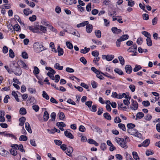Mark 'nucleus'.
<instances>
[{
    "instance_id": "2eb2a0df",
    "label": "nucleus",
    "mask_w": 160,
    "mask_h": 160,
    "mask_svg": "<svg viewBox=\"0 0 160 160\" xmlns=\"http://www.w3.org/2000/svg\"><path fill=\"white\" fill-rule=\"evenodd\" d=\"M37 28L38 29H38H40L43 33H45L46 32L47 28L42 25H40L37 27Z\"/></svg>"
},
{
    "instance_id": "13d9d810",
    "label": "nucleus",
    "mask_w": 160,
    "mask_h": 160,
    "mask_svg": "<svg viewBox=\"0 0 160 160\" xmlns=\"http://www.w3.org/2000/svg\"><path fill=\"white\" fill-rule=\"evenodd\" d=\"M80 61L82 62L84 65L87 64V61L84 57H82L80 59Z\"/></svg>"
},
{
    "instance_id": "774afa93",
    "label": "nucleus",
    "mask_w": 160,
    "mask_h": 160,
    "mask_svg": "<svg viewBox=\"0 0 160 160\" xmlns=\"http://www.w3.org/2000/svg\"><path fill=\"white\" fill-rule=\"evenodd\" d=\"M22 56L23 58L27 59L28 58V54L26 52H23L22 53Z\"/></svg>"
},
{
    "instance_id": "ea45409f",
    "label": "nucleus",
    "mask_w": 160,
    "mask_h": 160,
    "mask_svg": "<svg viewBox=\"0 0 160 160\" xmlns=\"http://www.w3.org/2000/svg\"><path fill=\"white\" fill-rule=\"evenodd\" d=\"M42 96L43 98L47 100H48L49 98V96L45 91H43Z\"/></svg>"
},
{
    "instance_id": "680f3d73",
    "label": "nucleus",
    "mask_w": 160,
    "mask_h": 160,
    "mask_svg": "<svg viewBox=\"0 0 160 160\" xmlns=\"http://www.w3.org/2000/svg\"><path fill=\"white\" fill-rule=\"evenodd\" d=\"M91 85L93 88H96L98 85V83L94 81H92L91 82Z\"/></svg>"
},
{
    "instance_id": "9b49d317",
    "label": "nucleus",
    "mask_w": 160,
    "mask_h": 160,
    "mask_svg": "<svg viewBox=\"0 0 160 160\" xmlns=\"http://www.w3.org/2000/svg\"><path fill=\"white\" fill-rule=\"evenodd\" d=\"M86 29L87 32L88 33H90L92 30V26L91 24H88L86 25Z\"/></svg>"
},
{
    "instance_id": "9d476101",
    "label": "nucleus",
    "mask_w": 160,
    "mask_h": 160,
    "mask_svg": "<svg viewBox=\"0 0 160 160\" xmlns=\"http://www.w3.org/2000/svg\"><path fill=\"white\" fill-rule=\"evenodd\" d=\"M64 134L66 137L70 139H72L74 138L73 135L70 132L68 131V130L65 132Z\"/></svg>"
},
{
    "instance_id": "20e7f679",
    "label": "nucleus",
    "mask_w": 160,
    "mask_h": 160,
    "mask_svg": "<svg viewBox=\"0 0 160 160\" xmlns=\"http://www.w3.org/2000/svg\"><path fill=\"white\" fill-rule=\"evenodd\" d=\"M132 106L131 107V108L133 110H136L138 107V104L137 102H134L133 100L132 99Z\"/></svg>"
},
{
    "instance_id": "4468645a",
    "label": "nucleus",
    "mask_w": 160,
    "mask_h": 160,
    "mask_svg": "<svg viewBox=\"0 0 160 160\" xmlns=\"http://www.w3.org/2000/svg\"><path fill=\"white\" fill-rule=\"evenodd\" d=\"M25 124L26 129L29 133H31L32 132V131L29 124L28 122H26Z\"/></svg>"
},
{
    "instance_id": "864d4df0",
    "label": "nucleus",
    "mask_w": 160,
    "mask_h": 160,
    "mask_svg": "<svg viewBox=\"0 0 160 160\" xmlns=\"http://www.w3.org/2000/svg\"><path fill=\"white\" fill-rule=\"evenodd\" d=\"M53 75L54 74H52L51 72H48L47 73V75L52 80H54L55 79V77Z\"/></svg>"
},
{
    "instance_id": "5fc2aeb1",
    "label": "nucleus",
    "mask_w": 160,
    "mask_h": 160,
    "mask_svg": "<svg viewBox=\"0 0 160 160\" xmlns=\"http://www.w3.org/2000/svg\"><path fill=\"white\" fill-rule=\"evenodd\" d=\"M114 122L115 123H119L121 122V120L119 117H116L114 118Z\"/></svg>"
},
{
    "instance_id": "f257e3e1",
    "label": "nucleus",
    "mask_w": 160,
    "mask_h": 160,
    "mask_svg": "<svg viewBox=\"0 0 160 160\" xmlns=\"http://www.w3.org/2000/svg\"><path fill=\"white\" fill-rule=\"evenodd\" d=\"M33 47L35 51L36 52H40L46 49L41 44H40L39 42L34 43Z\"/></svg>"
},
{
    "instance_id": "5701e85b",
    "label": "nucleus",
    "mask_w": 160,
    "mask_h": 160,
    "mask_svg": "<svg viewBox=\"0 0 160 160\" xmlns=\"http://www.w3.org/2000/svg\"><path fill=\"white\" fill-rule=\"evenodd\" d=\"M103 117L105 119L108 120H110L111 119V117L108 112H106L104 113Z\"/></svg>"
},
{
    "instance_id": "bb28decb",
    "label": "nucleus",
    "mask_w": 160,
    "mask_h": 160,
    "mask_svg": "<svg viewBox=\"0 0 160 160\" xmlns=\"http://www.w3.org/2000/svg\"><path fill=\"white\" fill-rule=\"evenodd\" d=\"M90 50L89 48H87L86 47L84 48V49H82L81 50L80 52L81 53L85 54L88 52Z\"/></svg>"
},
{
    "instance_id": "c9c22d12",
    "label": "nucleus",
    "mask_w": 160,
    "mask_h": 160,
    "mask_svg": "<svg viewBox=\"0 0 160 160\" xmlns=\"http://www.w3.org/2000/svg\"><path fill=\"white\" fill-rule=\"evenodd\" d=\"M120 62L122 65H124L125 63V60L123 57L122 56H119L118 57Z\"/></svg>"
},
{
    "instance_id": "473e14b6",
    "label": "nucleus",
    "mask_w": 160,
    "mask_h": 160,
    "mask_svg": "<svg viewBox=\"0 0 160 160\" xmlns=\"http://www.w3.org/2000/svg\"><path fill=\"white\" fill-rule=\"evenodd\" d=\"M118 126L119 128L122 129L123 131H126V128L125 125L122 123H119L118 125Z\"/></svg>"
},
{
    "instance_id": "3c124183",
    "label": "nucleus",
    "mask_w": 160,
    "mask_h": 160,
    "mask_svg": "<svg viewBox=\"0 0 160 160\" xmlns=\"http://www.w3.org/2000/svg\"><path fill=\"white\" fill-rule=\"evenodd\" d=\"M56 116V114L54 112H53L51 114L50 117L51 118V120L52 121H54Z\"/></svg>"
},
{
    "instance_id": "dca6fc26",
    "label": "nucleus",
    "mask_w": 160,
    "mask_h": 160,
    "mask_svg": "<svg viewBox=\"0 0 160 160\" xmlns=\"http://www.w3.org/2000/svg\"><path fill=\"white\" fill-rule=\"evenodd\" d=\"M26 120V118L23 117L20 118L19 119V121L20 122L19 123V125L22 126H23Z\"/></svg>"
},
{
    "instance_id": "49530a36",
    "label": "nucleus",
    "mask_w": 160,
    "mask_h": 160,
    "mask_svg": "<svg viewBox=\"0 0 160 160\" xmlns=\"http://www.w3.org/2000/svg\"><path fill=\"white\" fill-rule=\"evenodd\" d=\"M59 118L61 120H62L65 118V115L62 112H60L58 113Z\"/></svg>"
},
{
    "instance_id": "603ef678",
    "label": "nucleus",
    "mask_w": 160,
    "mask_h": 160,
    "mask_svg": "<svg viewBox=\"0 0 160 160\" xmlns=\"http://www.w3.org/2000/svg\"><path fill=\"white\" fill-rule=\"evenodd\" d=\"M135 127V125L132 123H128L127 124V127L129 129H133Z\"/></svg>"
},
{
    "instance_id": "a18cd8bd",
    "label": "nucleus",
    "mask_w": 160,
    "mask_h": 160,
    "mask_svg": "<svg viewBox=\"0 0 160 160\" xmlns=\"http://www.w3.org/2000/svg\"><path fill=\"white\" fill-rule=\"evenodd\" d=\"M147 44L149 46H151L152 45V42L150 38H147L146 39Z\"/></svg>"
},
{
    "instance_id": "39448f33",
    "label": "nucleus",
    "mask_w": 160,
    "mask_h": 160,
    "mask_svg": "<svg viewBox=\"0 0 160 160\" xmlns=\"http://www.w3.org/2000/svg\"><path fill=\"white\" fill-rule=\"evenodd\" d=\"M15 68H16L15 72H14V74L17 76L20 75L22 73V71L21 68H19L18 65L15 66Z\"/></svg>"
},
{
    "instance_id": "a19ab883",
    "label": "nucleus",
    "mask_w": 160,
    "mask_h": 160,
    "mask_svg": "<svg viewBox=\"0 0 160 160\" xmlns=\"http://www.w3.org/2000/svg\"><path fill=\"white\" fill-rule=\"evenodd\" d=\"M50 46L52 49V51H54L55 52H57V50L55 48V46L53 42H50Z\"/></svg>"
},
{
    "instance_id": "4be33fe9",
    "label": "nucleus",
    "mask_w": 160,
    "mask_h": 160,
    "mask_svg": "<svg viewBox=\"0 0 160 160\" xmlns=\"http://www.w3.org/2000/svg\"><path fill=\"white\" fill-rule=\"evenodd\" d=\"M144 116V114L142 112H138L136 115V119H137V118L141 119Z\"/></svg>"
},
{
    "instance_id": "09e8293b",
    "label": "nucleus",
    "mask_w": 160,
    "mask_h": 160,
    "mask_svg": "<svg viewBox=\"0 0 160 160\" xmlns=\"http://www.w3.org/2000/svg\"><path fill=\"white\" fill-rule=\"evenodd\" d=\"M114 71L117 73H118V74L120 75H122L123 74V72L119 69L118 68H116L114 69Z\"/></svg>"
},
{
    "instance_id": "a211bd4d",
    "label": "nucleus",
    "mask_w": 160,
    "mask_h": 160,
    "mask_svg": "<svg viewBox=\"0 0 160 160\" xmlns=\"http://www.w3.org/2000/svg\"><path fill=\"white\" fill-rule=\"evenodd\" d=\"M23 13L25 15L28 16L30 13H32V11L30 10L29 8L25 9L23 10Z\"/></svg>"
},
{
    "instance_id": "e2e57ef3",
    "label": "nucleus",
    "mask_w": 160,
    "mask_h": 160,
    "mask_svg": "<svg viewBox=\"0 0 160 160\" xmlns=\"http://www.w3.org/2000/svg\"><path fill=\"white\" fill-rule=\"evenodd\" d=\"M114 58V56L113 55H107V60L108 61H111Z\"/></svg>"
},
{
    "instance_id": "c85d7f7f",
    "label": "nucleus",
    "mask_w": 160,
    "mask_h": 160,
    "mask_svg": "<svg viewBox=\"0 0 160 160\" xmlns=\"http://www.w3.org/2000/svg\"><path fill=\"white\" fill-rule=\"evenodd\" d=\"M132 155L133 158L136 160H139V158L138 156L137 153L136 152H132Z\"/></svg>"
},
{
    "instance_id": "4c0bfd02",
    "label": "nucleus",
    "mask_w": 160,
    "mask_h": 160,
    "mask_svg": "<svg viewBox=\"0 0 160 160\" xmlns=\"http://www.w3.org/2000/svg\"><path fill=\"white\" fill-rule=\"evenodd\" d=\"M12 94L14 97L17 102L19 101V99L18 98V95L15 91H13L12 92Z\"/></svg>"
},
{
    "instance_id": "6e6d98bb",
    "label": "nucleus",
    "mask_w": 160,
    "mask_h": 160,
    "mask_svg": "<svg viewBox=\"0 0 160 160\" xmlns=\"http://www.w3.org/2000/svg\"><path fill=\"white\" fill-rule=\"evenodd\" d=\"M142 104L145 107H148L150 105V102L148 101H143Z\"/></svg>"
},
{
    "instance_id": "e433bc0d",
    "label": "nucleus",
    "mask_w": 160,
    "mask_h": 160,
    "mask_svg": "<svg viewBox=\"0 0 160 160\" xmlns=\"http://www.w3.org/2000/svg\"><path fill=\"white\" fill-rule=\"evenodd\" d=\"M27 139L28 137L25 135H21L19 138V140L20 141H27Z\"/></svg>"
},
{
    "instance_id": "de8ad7c7",
    "label": "nucleus",
    "mask_w": 160,
    "mask_h": 160,
    "mask_svg": "<svg viewBox=\"0 0 160 160\" xmlns=\"http://www.w3.org/2000/svg\"><path fill=\"white\" fill-rule=\"evenodd\" d=\"M9 56L10 58H13L14 57V53L12 49H10L9 50Z\"/></svg>"
},
{
    "instance_id": "cd10ccee",
    "label": "nucleus",
    "mask_w": 160,
    "mask_h": 160,
    "mask_svg": "<svg viewBox=\"0 0 160 160\" xmlns=\"http://www.w3.org/2000/svg\"><path fill=\"white\" fill-rule=\"evenodd\" d=\"M20 113L22 115H24L26 114L27 112L25 108L22 107L20 109Z\"/></svg>"
},
{
    "instance_id": "aec40b11",
    "label": "nucleus",
    "mask_w": 160,
    "mask_h": 160,
    "mask_svg": "<svg viewBox=\"0 0 160 160\" xmlns=\"http://www.w3.org/2000/svg\"><path fill=\"white\" fill-rule=\"evenodd\" d=\"M58 56H61L63 54V50L62 48H61L59 46L58 47Z\"/></svg>"
},
{
    "instance_id": "8fccbe9b",
    "label": "nucleus",
    "mask_w": 160,
    "mask_h": 160,
    "mask_svg": "<svg viewBox=\"0 0 160 160\" xmlns=\"http://www.w3.org/2000/svg\"><path fill=\"white\" fill-rule=\"evenodd\" d=\"M32 109L36 112H38L39 109V107L37 105H34L32 106Z\"/></svg>"
},
{
    "instance_id": "0e129e2a",
    "label": "nucleus",
    "mask_w": 160,
    "mask_h": 160,
    "mask_svg": "<svg viewBox=\"0 0 160 160\" xmlns=\"http://www.w3.org/2000/svg\"><path fill=\"white\" fill-rule=\"evenodd\" d=\"M101 148L103 151L106 149L107 145L105 143H102L100 146Z\"/></svg>"
},
{
    "instance_id": "a878e982",
    "label": "nucleus",
    "mask_w": 160,
    "mask_h": 160,
    "mask_svg": "<svg viewBox=\"0 0 160 160\" xmlns=\"http://www.w3.org/2000/svg\"><path fill=\"white\" fill-rule=\"evenodd\" d=\"M10 152L12 155L13 156H15L18 154L17 150H16V149H14L13 148L10 150Z\"/></svg>"
},
{
    "instance_id": "412c9836",
    "label": "nucleus",
    "mask_w": 160,
    "mask_h": 160,
    "mask_svg": "<svg viewBox=\"0 0 160 160\" xmlns=\"http://www.w3.org/2000/svg\"><path fill=\"white\" fill-rule=\"evenodd\" d=\"M99 72H99L97 74V77L99 78L100 80H103L104 79V78L101 74H102L104 76V75H105V73L101 72V71H100Z\"/></svg>"
},
{
    "instance_id": "69168bd1",
    "label": "nucleus",
    "mask_w": 160,
    "mask_h": 160,
    "mask_svg": "<svg viewBox=\"0 0 160 160\" xmlns=\"http://www.w3.org/2000/svg\"><path fill=\"white\" fill-rule=\"evenodd\" d=\"M92 42L97 44V45H101L102 44V42L101 41H98V40H95L94 39H92Z\"/></svg>"
},
{
    "instance_id": "37998d69",
    "label": "nucleus",
    "mask_w": 160,
    "mask_h": 160,
    "mask_svg": "<svg viewBox=\"0 0 160 160\" xmlns=\"http://www.w3.org/2000/svg\"><path fill=\"white\" fill-rule=\"evenodd\" d=\"M34 70L33 71V72L35 75L38 74H39L40 70L39 68L36 66L34 67Z\"/></svg>"
},
{
    "instance_id": "b1692460",
    "label": "nucleus",
    "mask_w": 160,
    "mask_h": 160,
    "mask_svg": "<svg viewBox=\"0 0 160 160\" xmlns=\"http://www.w3.org/2000/svg\"><path fill=\"white\" fill-rule=\"evenodd\" d=\"M88 22L87 21L83 22H82V23H80L78 24L77 25V27L80 28V27H81L84 26L88 24Z\"/></svg>"
},
{
    "instance_id": "052dcab7",
    "label": "nucleus",
    "mask_w": 160,
    "mask_h": 160,
    "mask_svg": "<svg viewBox=\"0 0 160 160\" xmlns=\"http://www.w3.org/2000/svg\"><path fill=\"white\" fill-rule=\"evenodd\" d=\"M103 20L104 22V25L106 27H108L109 26L110 21L106 19H104Z\"/></svg>"
},
{
    "instance_id": "4d7b16f0",
    "label": "nucleus",
    "mask_w": 160,
    "mask_h": 160,
    "mask_svg": "<svg viewBox=\"0 0 160 160\" xmlns=\"http://www.w3.org/2000/svg\"><path fill=\"white\" fill-rule=\"evenodd\" d=\"M36 16L35 15H33L32 17H29V19L31 22H34L36 19Z\"/></svg>"
},
{
    "instance_id": "ddd939ff",
    "label": "nucleus",
    "mask_w": 160,
    "mask_h": 160,
    "mask_svg": "<svg viewBox=\"0 0 160 160\" xmlns=\"http://www.w3.org/2000/svg\"><path fill=\"white\" fill-rule=\"evenodd\" d=\"M49 117V116L48 112L47 111H45L43 116V120L45 122L47 121L48 120Z\"/></svg>"
},
{
    "instance_id": "72a5a7b5",
    "label": "nucleus",
    "mask_w": 160,
    "mask_h": 160,
    "mask_svg": "<svg viewBox=\"0 0 160 160\" xmlns=\"http://www.w3.org/2000/svg\"><path fill=\"white\" fill-rule=\"evenodd\" d=\"M54 67L56 69L59 70H62L63 68L62 66H60L59 64L58 63L55 64Z\"/></svg>"
},
{
    "instance_id": "c03bdc74",
    "label": "nucleus",
    "mask_w": 160,
    "mask_h": 160,
    "mask_svg": "<svg viewBox=\"0 0 160 160\" xmlns=\"http://www.w3.org/2000/svg\"><path fill=\"white\" fill-rule=\"evenodd\" d=\"M118 109H119L120 108H123V110H126L128 108L126 106H124L123 104V103H121L120 105L119 104H118Z\"/></svg>"
},
{
    "instance_id": "f704fd0d",
    "label": "nucleus",
    "mask_w": 160,
    "mask_h": 160,
    "mask_svg": "<svg viewBox=\"0 0 160 160\" xmlns=\"http://www.w3.org/2000/svg\"><path fill=\"white\" fill-rule=\"evenodd\" d=\"M142 69L141 66L140 65H136L135 68L133 69V71L137 72Z\"/></svg>"
},
{
    "instance_id": "0eeeda50",
    "label": "nucleus",
    "mask_w": 160,
    "mask_h": 160,
    "mask_svg": "<svg viewBox=\"0 0 160 160\" xmlns=\"http://www.w3.org/2000/svg\"><path fill=\"white\" fill-rule=\"evenodd\" d=\"M5 114V112L3 111H0V122H3L5 121V118L4 117Z\"/></svg>"
},
{
    "instance_id": "7c9ffc66",
    "label": "nucleus",
    "mask_w": 160,
    "mask_h": 160,
    "mask_svg": "<svg viewBox=\"0 0 160 160\" xmlns=\"http://www.w3.org/2000/svg\"><path fill=\"white\" fill-rule=\"evenodd\" d=\"M28 28L30 30L33 32H38V29L37 28V27H36L35 28H33L32 26H29Z\"/></svg>"
},
{
    "instance_id": "c756f323",
    "label": "nucleus",
    "mask_w": 160,
    "mask_h": 160,
    "mask_svg": "<svg viewBox=\"0 0 160 160\" xmlns=\"http://www.w3.org/2000/svg\"><path fill=\"white\" fill-rule=\"evenodd\" d=\"M142 34L145 37H147V38H151V35L150 33L146 31H143Z\"/></svg>"
},
{
    "instance_id": "393cba45",
    "label": "nucleus",
    "mask_w": 160,
    "mask_h": 160,
    "mask_svg": "<svg viewBox=\"0 0 160 160\" xmlns=\"http://www.w3.org/2000/svg\"><path fill=\"white\" fill-rule=\"evenodd\" d=\"M95 34L97 38H100L101 37V32L99 30H95Z\"/></svg>"
},
{
    "instance_id": "f3484780",
    "label": "nucleus",
    "mask_w": 160,
    "mask_h": 160,
    "mask_svg": "<svg viewBox=\"0 0 160 160\" xmlns=\"http://www.w3.org/2000/svg\"><path fill=\"white\" fill-rule=\"evenodd\" d=\"M66 150L67 151L66 152H67L66 154L69 156H70L73 151V148L71 147H68L67 148Z\"/></svg>"
},
{
    "instance_id": "f8f14e48",
    "label": "nucleus",
    "mask_w": 160,
    "mask_h": 160,
    "mask_svg": "<svg viewBox=\"0 0 160 160\" xmlns=\"http://www.w3.org/2000/svg\"><path fill=\"white\" fill-rule=\"evenodd\" d=\"M8 153H9L8 152L6 151L5 149H0V154L2 156L4 157H7Z\"/></svg>"
},
{
    "instance_id": "2f4dec72",
    "label": "nucleus",
    "mask_w": 160,
    "mask_h": 160,
    "mask_svg": "<svg viewBox=\"0 0 160 160\" xmlns=\"http://www.w3.org/2000/svg\"><path fill=\"white\" fill-rule=\"evenodd\" d=\"M152 116L149 114H147L144 117V119L147 121H150L152 118Z\"/></svg>"
},
{
    "instance_id": "6ab92c4d",
    "label": "nucleus",
    "mask_w": 160,
    "mask_h": 160,
    "mask_svg": "<svg viewBox=\"0 0 160 160\" xmlns=\"http://www.w3.org/2000/svg\"><path fill=\"white\" fill-rule=\"evenodd\" d=\"M129 36L128 34H124L122 35L119 38L122 42L128 39V38Z\"/></svg>"
},
{
    "instance_id": "58836bf2",
    "label": "nucleus",
    "mask_w": 160,
    "mask_h": 160,
    "mask_svg": "<svg viewBox=\"0 0 160 160\" xmlns=\"http://www.w3.org/2000/svg\"><path fill=\"white\" fill-rule=\"evenodd\" d=\"M66 45L67 48L70 49H72L73 48L72 44L70 42H66Z\"/></svg>"
},
{
    "instance_id": "6e6552de",
    "label": "nucleus",
    "mask_w": 160,
    "mask_h": 160,
    "mask_svg": "<svg viewBox=\"0 0 160 160\" xmlns=\"http://www.w3.org/2000/svg\"><path fill=\"white\" fill-rule=\"evenodd\" d=\"M112 31L114 34H118L122 32V30L119 29H118L117 27H114L111 28Z\"/></svg>"
},
{
    "instance_id": "7ed1b4c3",
    "label": "nucleus",
    "mask_w": 160,
    "mask_h": 160,
    "mask_svg": "<svg viewBox=\"0 0 160 160\" xmlns=\"http://www.w3.org/2000/svg\"><path fill=\"white\" fill-rule=\"evenodd\" d=\"M128 51L134 52V54L132 56H136L138 53L137 51V46L136 44L135 43L133 45L130 47L127 50Z\"/></svg>"
},
{
    "instance_id": "1a4fd4ad",
    "label": "nucleus",
    "mask_w": 160,
    "mask_h": 160,
    "mask_svg": "<svg viewBox=\"0 0 160 160\" xmlns=\"http://www.w3.org/2000/svg\"><path fill=\"white\" fill-rule=\"evenodd\" d=\"M131 134L137 137H139V135H141L140 133L138 132V131L136 129H132Z\"/></svg>"
},
{
    "instance_id": "423d86ee",
    "label": "nucleus",
    "mask_w": 160,
    "mask_h": 160,
    "mask_svg": "<svg viewBox=\"0 0 160 160\" xmlns=\"http://www.w3.org/2000/svg\"><path fill=\"white\" fill-rule=\"evenodd\" d=\"M125 69L126 72L129 74L131 73L132 70V67L129 65H126L125 67Z\"/></svg>"
},
{
    "instance_id": "79ce46f5",
    "label": "nucleus",
    "mask_w": 160,
    "mask_h": 160,
    "mask_svg": "<svg viewBox=\"0 0 160 160\" xmlns=\"http://www.w3.org/2000/svg\"><path fill=\"white\" fill-rule=\"evenodd\" d=\"M150 141L148 139H147L144 140L142 143L143 146L147 147L149 144Z\"/></svg>"
},
{
    "instance_id": "bf43d9fd",
    "label": "nucleus",
    "mask_w": 160,
    "mask_h": 160,
    "mask_svg": "<svg viewBox=\"0 0 160 160\" xmlns=\"http://www.w3.org/2000/svg\"><path fill=\"white\" fill-rule=\"evenodd\" d=\"M128 98H129L128 100H123V102L124 104L125 105H127V106H128L129 105V104L130 103L129 100L130 99L131 97H129Z\"/></svg>"
},
{
    "instance_id": "338daca9",
    "label": "nucleus",
    "mask_w": 160,
    "mask_h": 160,
    "mask_svg": "<svg viewBox=\"0 0 160 160\" xmlns=\"http://www.w3.org/2000/svg\"><path fill=\"white\" fill-rule=\"evenodd\" d=\"M79 130L80 132H83L85 131L86 128L84 126L80 125L79 128Z\"/></svg>"
},
{
    "instance_id": "f03ea898",
    "label": "nucleus",
    "mask_w": 160,
    "mask_h": 160,
    "mask_svg": "<svg viewBox=\"0 0 160 160\" xmlns=\"http://www.w3.org/2000/svg\"><path fill=\"white\" fill-rule=\"evenodd\" d=\"M115 140L118 143L122 148L126 149L128 148V146L126 144V142L125 141L124 139L122 138H116Z\"/></svg>"
}]
</instances>
